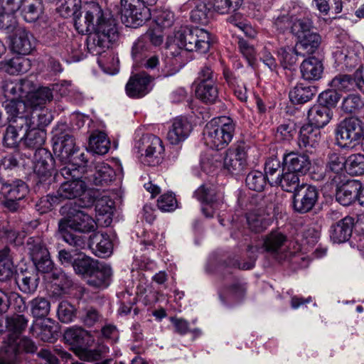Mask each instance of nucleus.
<instances>
[{"instance_id": "f257e3e1", "label": "nucleus", "mask_w": 364, "mask_h": 364, "mask_svg": "<svg viewBox=\"0 0 364 364\" xmlns=\"http://www.w3.org/2000/svg\"><path fill=\"white\" fill-rule=\"evenodd\" d=\"M76 30L85 34L91 31L87 38V48L94 55H100L109 48L119 37L115 19L105 14L99 4L90 2L87 5L85 16L82 18L80 11L73 16Z\"/></svg>"}, {"instance_id": "f03ea898", "label": "nucleus", "mask_w": 364, "mask_h": 364, "mask_svg": "<svg viewBox=\"0 0 364 364\" xmlns=\"http://www.w3.org/2000/svg\"><path fill=\"white\" fill-rule=\"evenodd\" d=\"M92 203L93 201L90 200L88 204L82 205L75 202L62 206L60 213L63 218L58 221V229L73 230L82 233L95 232L97 228L96 221L80 208L90 206Z\"/></svg>"}, {"instance_id": "7ed1b4c3", "label": "nucleus", "mask_w": 364, "mask_h": 364, "mask_svg": "<svg viewBox=\"0 0 364 364\" xmlns=\"http://www.w3.org/2000/svg\"><path fill=\"white\" fill-rule=\"evenodd\" d=\"M235 122L226 116L215 117L208 122L203 132L205 144L212 149L222 150L232 141Z\"/></svg>"}, {"instance_id": "20e7f679", "label": "nucleus", "mask_w": 364, "mask_h": 364, "mask_svg": "<svg viewBox=\"0 0 364 364\" xmlns=\"http://www.w3.org/2000/svg\"><path fill=\"white\" fill-rule=\"evenodd\" d=\"M176 46L186 51L208 52L210 46V34L208 31L198 27L181 28L175 34Z\"/></svg>"}, {"instance_id": "39448f33", "label": "nucleus", "mask_w": 364, "mask_h": 364, "mask_svg": "<svg viewBox=\"0 0 364 364\" xmlns=\"http://www.w3.org/2000/svg\"><path fill=\"white\" fill-rule=\"evenodd\" d=\"M28 80L19 82L6 81L2 87L4 97L9 102L4 109L6 114L11 115V118L16 114H23L26 109V103L24 102L28 89L31 85Z\"/></svg>"}, {"instance_id": "423d86ee", "label": "nucleus", "mask_w": 364, "mask_h": 364, "mask_svg": "<svg viewBox=\"0 0 364 364\" xmlns=\"http://www.w3.org/2000/svg\"><path fill=\"white\" fill-rule=\"evenodd\" d=\"M60 173L67 180L62 183L55 194L60 202L65 199H75L84 193L86 185L80 180L81 173L77 168L64 166L60 168Z\"/></svg>"}, {"instance_id": "0eeeda50", "label": "nucleus", "mask_w": 364, "mask_h": 364, "mask_svg": "<svg viewBox=\"0 0 364 364\" xmlns=\"http://www.w3.org/2000/svg\"><path fill=\"white\" fill-rule=\"evenodd\" d=\"M88 338L87 331L82 327L70 328L64 333V339L73 346L75 353L80 360L97 361L101 358V352L97 349H89L85 346Z\"/></svg>"}, {"instance_id": "6e6552de", "label": "nucleus", "mask_w": 364, "mask_h": 364, "mask_svg": "<svg viewBox=\"0 0 364 364\" xmlns=\"http://www.w3.org/2000/svg\"><path fill=\"white\" fill-rule=\"evenodd\" d=\"M135 147L139 152H144L143 161L149 166L159 164L164 158V147L162 141L155 135H143L136 142Z\"/></svg>"}, {"instance_id": "1a4fd4ad", "label": "nucleus", "mask_w": 364, "mask_h": 364, "mask_svg": "<svg viewBox=\"0 0 364 364\" xmlns=\"http://www.w3.org/2000/svg\"><path fill=\"white\" fill-rule=\"evenodd\" d=\"M121 21L127 27L137 28L151 18L150 9L146 5H139L135 0L127 2L121 0Z\"/></svg>"}, {"instance_id": "9d476101", "label": "nucleus", "mask_w": 364, "mask_h": 364, "mask_svg": "<svg viewBox=\"0 0 364 364\" xmlns=\"http://www.w3.org/2000/svg\"><path fill=\"white\" fill-rule=\"evenodd\" d=\"M336 144L345 149L363 136L361 122L355 117H349L342 120L336 127Z\"/></svg>"}, {"instance_id": "9b49d317", "label": "nucleus", "mask_w": 364, "mask_h": 364, "mask_svg": "<svg viewBox=\"0 0 364 364\" xmlns=\"http://www.w3.org/2000/svg\"><path fill=\"white\" fill-rule=\"evenodd\" d=\"M55 160L47 149L35 151L33 159V171L38 177L36 186L46 188L52 181V171Z\"/></svg>"}, {"instance_id": "f8f14e48", "label": "nucleus", "mask_w": 364, "mask_h": 364, "mask_svg": "<svg viewBox=\"0 0 364 364\" xmlns=\"http://www.w3.org/2000/svg\"><path fill=\"white\" fill-rule=\"evenodd\" d=\"M292 208L294 212L304 214L310 212L318 199V191L316 186L304 183L292 196Z\"/></svg>"}, {"instance_id": "ddd939ff", "label": "nucleus", "mask_w": 364, "mask_h": 364, "mask_svg": "<svg viewBox=\"0 0 364 364\" xmlns=\"http://www.w3.org/2000/svg\"><path fill=\"white\" fill-rule=\"evenodd\" d=\"M331 87L340 92L360 91L364 94L363 68L360 66L351 74H338L330 82Z\"/></svg>"}, {"instance_id": "4468645a", "label": "nucleus", "mask_w": 364, "mask_h": 364, "mask_svg": "<svg viewBox=\"0 0 364 364\" xmlns=\"http://www.w3.org/2000/svg\"><path fill=\"white\" fill-rule=\"evenodd\" d=\"M27 109L23 114H16L12 117L13 123H16L21 129H44L52 121L53 116L46 108L31 109L29 114H26Z\"/></svg>"}, {"instance_id": "2eb2a0df", "label": "nucleus", "mask_w": 364, "mask_h": 364, "mask_svg": "<svg viewBox=\"0 0 364 364\" xmlns=\"http://www.w3.org/2000/svg\"><path fill=\"white\" fill-rule=\"evenodd\" d=\"M65 124L58 125L55 129V136L57 141L54 144L53 150L56 158L63 164H68L73 155L77 154L79 149L76 146L75 139L68 132H63V127Z\"/></svg>"}, {"instance_id": "dca6fc26", "label": "nucleus", "mask_w": 364, "mask_h": 364, "mask_svg": "<svg viewBox=\"0 0 364 364\" xmlns=\"http://www.w3.org/2000/svg\"><path fill=\"white\" fill-rule=\"evenodd\" d=\"M194 196L202 203L210 205V208L203 207L202 210L206 217H213V209L220 200V195L212 184L201 185L195 192Z\"/></svg>"}, {"instance_id": "f3484780", "label": "nucleus", "mask_w": 364, "mask_h": 364, "mask_svg": "<svg viewBox=\"0 0 364 364\" xmlns=\"http://www.w3.org/2000/svg\"><path fill=\"white\" fill-rule=\"evenodd\" d=\"M247 164V153L244 145H238L235 149H229L226 151L223 166L230 173L238 174Z\"/></svg>"}, {"instance_id": "a211bd4d", "label": "nucleus", "mask_w": 364, "mask_h": 364, "mask_svg": "<svg viewBox=\"0 0 364 364\" xmlns=\"http://www.w3.org/2000/svg\"><path fill=\"white\" fill-rule=\"evenodd\" d=\"M309 156L291 151L284 154L282 157V169L286 171L304 175L310 168Z\"/></svg>"}, {"instance_id": "6ab92c4d", "label": "nucleus", "mask_w": 364, "mask_h": 364, "mask_svg": "<svg viewBox=\"0 0 364 364\" xmlns=\"http://www.w3.org/2000/svg\"><path fill=\"white\" fill-rule=\"evenodd\" d=\"M88 248L95 256L106 257L112 253L113 243L107 233L94 232L88 238Z\"/></svg>"}, {"instance_id": "aec40b11", "label": "nucleus", "mask_w": 364, "mask_h": 364, "mask_svg": "<svg viewBox=\"0 0 364 364\" xmlns=\"http://www.w3.org/2000/svg\"><path fill=\"white\" fill-rule=\"evenodd\" d=\"M321 139L320 129L307 124L301 127L298 138V145L307 152H312L313 149L318 146Z\"/></svg>"}, {"instance_id": "412c9836", "label": "nucleus", "mask_w": 364, "mask_h": 364, "mask_svg": "<svg viewBox=\"0 0 364 364\" xmlns=\"http://www.w3.org/2000/svg\"><path fill=\"white\" fill-rule=\"evenodd\" d=\"M112 270L109 265L98 262L86 278L87 284L98 289L107 288L111 282Z\"/></svg>"}, {"instance_id": "4be33fe9", "label": "nucleus", "mask_w": 364, "mask_h": 364, "mask_svg": "<svg viewBox=\"0 0 364 364\" xmlns=\"http://www.w3.org/2000/svg\"><path fill=\"white\" fill-rule=\"evenodd\" d=\"M151 77L144 74H136L130 77L126 85L127 95L133 98H140L145 96L151 90Z\"/></svg>"}, {"instance_id": "5701e85b", "label": "nucleus", "mask_w": 364, "mask_h": 364, "mask_svg": "<svg viewBox=\"0 0 364 364\" xmlns=\"http://www.w3.org/2000/svg\"><path fill=\"white\" fill-rule=\"evenodd\" d=\"M35 41L31 33L23 27H16L12 39V49L20 55L29 54L34 48Z\"/></svg>"}, {"instance_id": "b1692460", "label": "nucleus", "mask_w": 364, "mask_h": 364, "mask_svg": "<svg viewBox=\"0 0 364 364\" xmlns=\"http://www.w3.org/2000/svg\"><path fill=\"white\" fill-rule=\"evenodd\" d=\"M1 192L4 198L23 200L28 193V188L26 183L20 179L3 178Z\"/></svg>"}, {"instance_id": "393cba45", "label": "nucleus", "mask_w": 364, "mask_h": 364, "mask_svg": "<svg viewBox=\"0 0 364 364\" xmlns=\"http://www.w3.org/2000/svg\"><path fill=\"white\" fill-rule=\"evenodd\" d=\"M286 242V235L279 231H272L264 238L263 247L267 252L281 261L286 257L282 254Z\"/></svg>"}, {"instance_id": "a878e982", "label": "nucleus", "mask_w": 364, "mask_h": 364, "mask_svg": "<svg viewBox=\"0 0 364 364\" xmlns=\"http://www.w3.org/2000/svg\"><path fill=\"white\" fill-rule=\"evenodd\" d=\"M191 131V122L186 118L178 117L173 119L167 139L171 144H178L188 137Z\"/></svg>"}, {"instance_id": "bb28decb", "label": "nucleus", "mask_w": 364, "mask_h": 364, "mask_svg": "<svg viewBox=\"0 0 364 364\" xmlns=\"http://www.w3.org/2000/svg\"><path fill=\"white\" fill-rule=\"evenodd\" d=\"M53 99V94L50 87H41L35 91H27L26 100V109L45 108L44 105Z\"/></svg>"}, {"instance_id": "cd10ccee", "label": "nucleus", "mask_w": 364, "mask_h": 364, "mask_svg": "<svg viewBox=\"0 0 364 364\" xmlns=\"http://www.w3.org/2000/svg\"><path fill=\"white\" fill-rule=\"evenodd\" d=\"M353 226V218L345 217L331 227L330 237L333 242L342 243L349 240Z\"/></svg>"}, {"instance_id": "c85d7f7f", "label": "nucleus", "mask_w": 364, "mask_h": 364, "mask_svg": "<svg viewBox=\"0 0 364 364\" xmlns=\"http://www.w3.org/2000/svg\"><path fill=\"white\" fill-rule=\"evenodd\" d=\"M332 116L331 108L318 103L309 109L307 117L309 124L321 129L329 123Z\"/></svg>"}, {"instance_id": "c756f323", "label": "nucleus", "mask_w": 364, "mask_h": 364, "mask_svg": "<svg viewBox=\"0 0 364 364\" xmlns=\"http://www.w3.org/2000/svg\"><path fill=\"white\" fill-rule=\"evenodd\" d=\"M28 320L20 314H14L6 318V328L8 332V341L16 342L28 326Z\"/></svg>"}, {"instance_id": "7c9ffc66", "label": "nucleus", "mask_w": 364, "mask_h": 364, "mask_svg": "<svg viewBox=\"0 0 364 364\" xmlns=\"http://www.w3.org/2000/svg\"><path fill=\"white\" fill-rule=\"evenodd\" d=\"M21 8L22 15L27 22H33L38 19L43 11L41 0H21V4L11 7V11H15Z\"/></svg>"}, {"instance_id": "2f4dec72", "label": "nucleus", "mask_w": 364, "mask_h": 364, "mask_svg": "<svg viewBox=\"0 0 364 364\" xmlns=\"http://www.w3.org/2000/svg\"><path fill=\"white\" fill-rule=\"evenodd\" d=\"M39 276L35 269H25L18 274L16 282L19 289L25 294H33L38 286Z\"/></svg>"}, {"instance_id": "473e14b6", "label": "nucleus", "mask_w": 364, "mask_h": 364, "mask_svg": "<svg viewBox=\"0 0 364 364\" xmlns=\"http://www.w3.org/2000/svg\"><path fill=\"white\" fill-rule=\"evenodd\" d=\"M300 69L302 77L308 81L319 80L323 72L322 62L315 57L305 59L301 64Z\"/></svg>"}, {"instance_id": "72a5a7b5", "label": "nucleus", "mask_w": 364, "mask_h": 364, "mask_svg": "<svg viewBox=\"0 0 364 364\" xmlns=\"http://www.w3.org/2000/svg\"><path fill=\"white\" fill-rule=\"evenodd\" d=\"M95 171L92 176V181L96 186L109 184L115 178V171L107 163L97 161L95 166Z\"/></svg>"}, {"instance_id": "f704fd0d", "label": "nucleus", "mask_w": 364, "mask_h": 364, "mask_svg": "<svg viewBox=\"0 0 364 364\" xmlns=\"http://www.w3.org/2000/svg\"><path fill=\"white\" fill-rule=\"evenodd\" d=\"M359 183L353 181L339 187L336 191V200L344 206L350 205L357 199Z\"/></svg>"}, {"instance_id": "c9c22d12", "label": "nucleus", "mask_w": 364, "mask_h": 364, "mask_svg": "<svg viewBox=\"0 0 364 364\" xmlns=\"http://www.w3.org/2000/svg\"><path fill=\"white\" fill-rule=\"evenodd\" d=\"M317 92L315 86L300 83L289 92V99L294 104H304L312 100Z\"/></svg>"}, {"instance_id": "e433bc0d", "label": "nucleus", "mask_w": 364, "mask_h": 364, "mask_svg": "<svg viewBox=\"0 0 364 364\" xmlns=\"http://www.w3.org/2000/svg\"><path fill=\"white\" fill-rule=\"evenodd\" d=\"M196 95L198 99L205 104H214L219 99L217 82L197 84Z\"/></svg>"}, {"instance_id": "4c0bfd02", "label": "nucleus", "mask_w": 364, "mask_h": 364, "mask_svg": "<svg viewBox=\"0 0 364 364\" xmlns=\"http://www.w3.org/2000/svg\"><path fill=\"white\" fill-rule=\"evenodd\" d=\"M24 144L26 147L38 151L45 149L42 146L46 141V132L44 129L25 128Z\"/></svg>"}, {"instance_id": "58836bf2", "label": "nucleus", "mask_w": 364, "mask_h": 364, "mask_svg": "<svg viewBox=\"0 0 364 364\" xmlns=\"http://www.w3.org/2000/svg\"><path fill=\"white\" fill-rule=\"evenodd\" d=\"M98 262L84 253L79 252L77 257L73 260V267L77 274L87 278Z\"/></svg>"}, {"instance_id": "ea45409f", "label": "nucleus", "mask_w": 364, "mask_h": 364, "mask_svg": "<svg viewBox=\"0 0 364 364\" xmlns=\"http://www.w3.org/2000/svg\"><path fill=\"white\" fill-rule=\"evenodd\" d=\"M188 5L193 7L191 12V19L196 23L206 24L208 22L210 9L202 0H190Z\"/></svg>"}, {"instance_id": "a19ab883", "label": "nucleus", "mask_w": 364, "mask_h": 364, "mask_svg": "<svg viewBox=\"0 0 364 364\" xmlns=\"http://www.w3.org/2000/svg\"><path fill=\"white\" fill-rule=\"evenodd\" d=\"M281 161L277 156H271L268 158L264 165V176L270 186H274L278 185V181L282 175V169Z\"/></svg>"}, {"instance_id": "79ce46f5", "label": "nucleus", "mask_w": 364, "mask_h": 364, "mask_svg": "<svg viewBox=\"0 0 364 364\" xmlns=\"http://www.w3.org/2000/svg\"><path fill=\"white\" fill-rule=\"evenodd\" d=\"M223 77L228 87L233 91L235 95L241 102L247 99L246 86L238 80L236 76L228 69L223 70Z\"/></svg>"}, {"instance_id": "37998d69", "label": "nucleus", "mask_w": 364, "mask_h": 364, "mask_svg": "<svg viewBox=\"0 0 364 364\" xmlns=\"http://www.w3.org/2000/svg\"><path fill=\"white\" fill-rule=\"evenodd\" d=\"M326 171L339 175L346 168V159L339 152L330 151L326 158Z\"/></svg>"}, {"instance_id": "c03bdc74", "label": "nucleus", "mask_w": 364, "mask_h": 364, "mask_svg": "<svg viewBox=\"0 0 364 364\" xmlns=\"http://www.w3.org/2000/svg\"><path fill=\"white\" fill-rule=\"evenodd\" d=\"M51 278L55 282L53 291L59 296L68 293L73 284L71 277L61 270L55 269L52 272Z\"/></svg>"}, {"instance_id": "a18cd8bd", "label": "nucleus", "mask_w": 364, "mask_h": 364, "mask_svg": "<svg viewBox=\"0 0 364 364\" xmlns=\"http://www.w3.org/2000/svg\"><path fill=\"white\" fill-rule=\"evenodd\" d=\"M26 248L32 261L37 260L49 254L43 239L39 236L28 237L26 242Z\"/></svg>"}, {"instance_id": "49530a36", "label": "nucleus", "mask_w": 364, "mask_h": 364, "mask_svg": "<svg viewBox=\"0 0 364 364\" xmlns=\"http://www.w3.org/2000/svg\"><path fill=\"white\" fill-rule=\"evenodd\" d=\"M18 360V346L16 342H5L0 347V364H17Z\"/></svg>"}, {"instance_id": "de8ad7c7", "label": "nucleus", "mask_w": 364, "mask_h": 364, "mask_svg": "<svg viewBox=\"0 0 364 364\" xmlns=\"http://www.w3.org/2000/svg\"><path fill=\"white\" fill-rule=\"evenodd\" d=\"M109 144L107 135L102 132L93 133L89 139L90 151L99 155L107 154L109 149Z\"/></svg>"}, {"instance_id": "09e8293b", "label": "nucleus", "mask_w": 364, "mask_h": 364, "mask_svg": "<svg viewBox=\"0 0 364 364\" xmlns=\"http://www.w3.org/2000/svg\"><path fill=\"white\" fill-rule=\"evenodd\" d=\"M300 175L282 169V175L279 179L278 185L287 192L295 193L301 186Z\"/></svg>"}, {"instance_id": "8fccbe9b", "label": "nucleus", "mask_w": 364, "mask_h": 364, "mask_svg": "<svg viewBox=\"0 0 364 364\" xmlns=\"http://www.w3.org/2000/svg\"><path fill=\"white\" fill-rule=\"evenodd\" d=\"M267 178L264 174L259 171H250L245 178L246 186L249 189L260 192L264 189Z\"/></svg>"}, {"instance_id": "3c124183", "label": "nucleus", "mask_w": 364, "mask_h": 364, "mask_svg": "<svg viewBox=\"0 0 364 364\" xmlns=\"http://www.w3.org/2000/svg\"><path fill=\"white\" fill-rule=\"evenodd\" d=\"M31 312L33 317L44 318L47 316L50 310V301L41 296H37L30 301Z\"/></svg>"}, {"instance_id": "603ef678", "label": "nucleus", "mask_w": 364, "mask_h": 364, "mask_svg": "<svg viewBox=\"0 0 364 364\" xmlns=\"http://www.w3.org/2000/svg\"><path fill=\"white\" fill-rule=\"evenodd\" d=\"M30 67V61L22 57H16L6 61L4 68L11 75L26 73Z\"/></svg>"}, {"instance_id": "864d4df0", "label": "nucleus", "mask_w": 364, "mask_h": 364, "mask_svg": "<svg viewBox=\"0 0 364 364\" xmlns=\"http://www.w3.org/2000/svg\"><path fill=\"white\" fill-rule=\"evenodd\" d=\"M247 222L249 228L255 232H262L269 225V221L265 215L255 211L247 214Z\"/></svg>"}, {"instance_id": "5fc2aeb1", "label": "nucleus", "mask_w": 364, "mask_h": 364, "mask_svg": "<svg viewBox=\"0 0 364 364\" xmlns=\"http://www.w3.org/2000/svg\"><path fill=\"white\" fill-rule=\"evenodd\" d=\"M78 317L85 326L92 327L101 320L102 315L95 308L87 306L79 310Z\"/></svg>"}, {"instance_id": "6e6d98bb", "label": "nucleus", "mask_w": 364, "mask_h": 364, "mask_svg": "<svg viewBox=\"0 0 364 364\" xmlns=\"http://www.w3.org/2000/svg\"><path fill=\"white\" fill-rule=\"evenodd\" d=\"M63 240L69 245L73 247L77 251L88 247V241L85 236L75 235L70 232V230H63L58 229Z\"/></svg>"}, {"instance_id": "4d7b16f0", "label": "nucleus", "mask_w": 364, "mask_h": 364, "mask_svg": "<svg viewBox=\"0 0 364 364\" xmlns=\"http://www.w3.org/2000/svg\"><path fill=\"white\" fill-rule=\"evenodd\" d=\"M298 55L296 49L292 47H284L278 50V58L284 68H289L296 65Z\"/></svg>"}, {"instance_id": "13d9d810", "label": "nucleus", "mask_w": 364, "mask_h": 364, "mask_svg": "<svg viewBox=\"0 0 364 364\" xmlns=\"http://www.w3.org/2000/svg\"><path fill=\"white\" fill-rule=\"evenodd\" d=\"M346 168L350 175L364 174V154H351L346 159Z\"/></svg>"}, {"instance_id": "bf43d9fd", "label": "nucleus", "mask_w": 364, "mask_h": 364, "mask_svg": "<svg viewBox=\"0 0 364 364\" xmlns=\"http://www.w3.org/2000/svg\"><path fill=\"white\" fill-rule=\"evenodd\" d=\"M363 102L359 95L350 94L343 98L341 110L346 114H357L362 108Z\"/></svg>"}, {"instance_id": "052dcab7", "label": "nucleus", "mask_w": 364, "mask_h": 364, "mask_svg": "<svg viewBox=\"0 0 364 364\" xmlns=\"http://www.w3.org/2000/svg\"><path fill=\"white\" fill-rule=\"evenodd\" d=\"M301 38L299 45L307 53H313L321 44V36L316 33H307L303 36L299 35Z\"/></svg>"}, {"instance_id": "680f3d73", "label": "nucleus", "mask_w": 364, "mask_h": 364, "mask_svg": "<svg viewBox=\"0 0 364 364\" xmlns=\"http://www.w3.org/2000/svg\"><path fill=\"white\" fill-rule=\"evenodd\" d=\"M243 0H214L213 9L220 14L235 12L242 6Z\"/></svg>"}, {"instance_id": "e2e57ef3", "label": "nucleus", "mask_w": 364, "mask_h": 364, "mask_svg": "<svg viewBox=\"0 0 364 364\" xmlns=\"http://www.w3.org/2000/svg\"><path fill=\"white\" fill-rule=\"evenodd\" d=\"M80 9L81 0H59L58 10L64 18L76 16Z\"/></svg>"}, {"instance_id": "0e129e2a", "label": "nucleus", "mask_w": 364, "mask_h": 364, "mask_svg": "<svg viewBox=\"0 0 364 364\" xmlns=\"http://www.w3.org/2000/svg\"><path fill=\"white\" fill-rule=\"evenodd\" d=\"M336 61L338 65H342L347 70H351L356 65L357 58L353 53H349L347 49L342 48L334 53Z\"/></svg>"}, {"instance_id": "69168bd1", "label": "nucleus", "mask_w": 364, "mask_h": 364, "mask_svg": "<svg viewBox=\"0 0 364 364\" xmlns=\"http://www.w3.org/2000/svg\"><path fill=\"white\" fill-rule=\"evenodd\" d=\"M57 315L61 322L70 323L75 316V308L68 301H62L58 305Z\"/></svg>"}, {"instance_id": "338daca9", "label": "nucleus", "mask_w": 364, "mask_h": 364, "mask_svg": "<svg viewBox=\"0 0 364 364\" xmlns=\"http://www.w3.org/2000/svg\"><path fill=\"white\" fill-rule=\"evenodd\" d=\"M237 46L240 53L250 65H253L256 60V51L253 46L243 38H237Z\"/></svg>"}, {"instance_id": "774afa93", "label": "nucleus", "mask_w": 364, "mask_h": 364, "mask_svg": "<svg viewBox=\"0 0 364 364\" xmlns=\"http://www.w3.org/2000/svg\"><path fill=\"white\" fill-rule=\"evenodd\" d=\"M157 206L163 212L173 211L178 207L175 195L172 193L161 195L157 200Z\"/></svg>"}]
</instances>
